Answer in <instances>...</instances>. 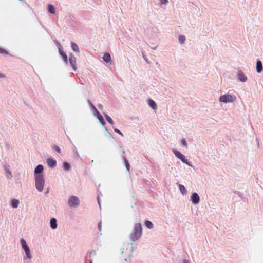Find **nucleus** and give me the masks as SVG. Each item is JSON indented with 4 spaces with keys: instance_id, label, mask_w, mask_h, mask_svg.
I'll list each match as a JSON object with an SVG mask.
<instances>
[{
    "instance_id": "obj_23",
    "label": "nucleus",
    "mask_w": 263,
    "mask_h": 263,
    "mask_svg": "<svg viewBox=\"0 0 263 263\" xmlns=\"http://www.w3.org/2000/svg\"><path fill=\"white\" fill-rule=\"evenodd\" d=\"M145 226L149 229H152L154 227L153 224L149 221H146L145 223Z\"/></svg>"
},
{
    "instance_id": "obj_15",
    "label": "nucleus",
    "mask_w": 263,
    "mask_h": 263,
    "mask_svg": "<svg viewBox=\"0 0 263 263\" xmlns=\"http://www.w3.org/2000/svg\"><path fill=\"white\" fill-rule=\"evenodd\" d=\"M102 59L107 63H111V56L109 53H105L104 54Z\"/></svg>"
},
{
    "instance_id": "obj_13",
    "label": "nucleus",
    "mask_w": 263,
    "mask_h": 263,
    "mask_svg": "<svg viewBox=\"0 0 263 263\" xmlns=\"http://www.w3.org/2000/svg\"><path fill=\"white\" fill-rule=\"evenodd\" d=\"M50 226L51 228V229H57L58 225H57V221L55 218H52L50 219Z\"/></svg>"
},
{
    "instance_id": "obj_9",
    "label": "nucleus",
    "mask_w": 263,
    "mask_h": 263,
    "mask_svg": "<svg viewBox=\"0 0 263 263\" xmlns=\"http://www.w3.org/2000/svg\"><path fill=\"white\" fill-rule=\"evenodd\" d=\"M191 201L194 204H198L200 201V197L197 193H193L191 196Z\"/></svg>"
},
{
    "instance_id": "obj_33",
    "label": "nucleus",
    "mask_w": 263,
    "mask_h": 263,
    "mask_svg": "<svg viewBox=\"0 0 263 263\" xmlns=\"http://www.w3.org/2000/svg\"><path fill=\"white\" fill-rule=\"evenodd\" d=\"M62 58H63V60L66 62H67V55L66 54V53H64V55H63L62 56Z\"/></svg>"
},
{
    "instance_id": "obj_38",
    "label": "nucleus",
    "mask_w": 263,
    "mask_h": 263,
    "mask_svg": "<svg viewBox=\"0 0 263 263\" xmlns=\"http://www.w3.org/2000/svg\"><path fill=\"white\" fill-rule=\"evenodd\" d=\"M5 52H6V51L4 49L0 48V53H5Z\"/></svg>"
},
{
    "instance_id": "obj_7",
    "label": "nucleus",
    "mask_w": 263,
    "mask_h": 263,
    "mask_svg": "<svg viewBox=\"0 0 263 263\" xmlns=\"http://www.w3.org/2000/svg\"><path fill=\"white\" fill-rule=\"evenodd\" d=\"M44 170V166L41 165L39 164L38 165L34 170V178H35L37 176H44L43 174L41 173Z\"/></svg>"
},
{
    "instance_id": "obj_2",
    "label": "nucleus",
    "mask_w": 263,
    "mask_h": 263,
    "mask_svg": "<svg viewBox=\"0 0 263 263\" xmlns=\"http://www.w3.org/2000/svg\"><path fill=\"white\" fill-rule=\"evenodd\" d=\"M142 234V226L140 223H137L135 225L133 232L130 235V238L132 241L137 240Z\"/></svg>"
},
{
    "instance_id": "obj_31",
    "label": "nucleus",
    "mask_w": 263,
    "mask_h": 263,
    "mask_svg": "<svg viewBox=\"0 0 263 263\" xmlns=\"http://www.w3.org/2000/svg\"><path fill=\"white\" fill-rule=\"evenodd\" d=\"M54 149L57 151L58 153H60L61 152V149L59 147L57 146H55L54 147Z\"/></svg>"
},
{
    "instance_id": "obj_18",
    "label": "nucleus",
    "mask_w": 263,
    "mask_h": 263,
    "mask_svg": "<svg viewBox=\"0 0 263 263\" xmlns=\"http://www.w3.org/2000/svg\"><path fill=\"white\" fill-rule=\"evenodd\" d=\"M71 47L73 51L78 52L79 51V48L78 46L74 42H71Z\"/></svg>"
},
{
    "instance_id": "obj_3",
    "label": "nucleus",
    "mask_w": 263,
    "mask_h": 263,
    "mask_svg": "<svg viewBox=\"0 0 263 263\" xmlns=\"http://www.w3.org/2000/svg\"><path fill=\"white\" fill-rule=\"evenodd\" d=\"M67 204L70 208H77L80 205V200L78 197L71 195L68 198Z\"/></svg>"
},
{
    "instance_id": "obj_41",
    "label": "nucleus",
    "mask_w": 263,
    "mask_h": 263,
    "mask_svg": "<svg viewBox=\"0 0 263 263\" xmlns=\"http://www.w3.org/2000/svg\"><path fill=\"white\" fill-rule=\"evenodd\" d=\"M98 202L99 204L100 205V201H99V197H98Z\"/></svg>"
},
{
    "instance_id": "obj_32",
    "label": "nucleus",
    "mask_w": 263,
    "mask_h": 263,
    "mask_svg": "<svg viewBox=\"0 0 263 263\" xmlns=\"http://www.w3.org/2000/svg\"><path fill=\"white\" fill-rule=\"evenodd\" d=\"M62 58H63V60L66 62H67V55L66 54V53H64V55H63L62 56Z\"/></svg>"
},
{
    "instance_id": "obj_42",
    "label": "nucleus",
    "mask_w": 263,
    "mask_h": 263,
    "mask_svg": "<svg viewBox=\"0 0 263 263\" xmlns=\"http://www.w3.org/2000/svg\"><path fill=\"white\" fill-rule=\"evenodd\" d=\"M48 192H49V188L48 189V190H46V193H48Z\"/></svg>"
},
{
    "instance_id": "obj_19",
    "label": "nucleus",
    "mask_w": 263,
    "mask_h": 263,
    "mask_svg": "<svg viewBox=\"0 0 263 263\" xmlns=\"http://www.w3.org/2000/svg\"><path fill=\"white\" fill-rule=\"evenodd\" d=\"M88 104H89L90 107L91 108V109L95 111V114H94V116H96V114H97L98 112H99L98 111V110L97 109V108L95 107V106L93 105V104L89 101V100H88Z\"/></svg>"
},
{
    "instance_id": "obj_44",
    "label": "nucleus",
    "mask_w": 263,
    "mask_h": 263,
    "mask_svg": "<svg viewBox=\"0 0 263 263\" xmlns=\"http://www.w3.org/2000/svg\"><path fill=\"white\" fill-rule=\"evenodd\" d=\"M125 260L126 261H127V259H126V258H125Z\"/></svg>"
},
{
    "instance_id": "obj_30",
    "label": "nucleus",
    "mask_w": 263,
    "mask_h": 263,
    "mask_svg": "<svg viewBox=\"0 0 263 263\" xmlns=\"http://www.w3.org/2000/svg\"><path fill=\"white\" fill-rule=\"evenodd\" d=\"M114 131L117 133V134L120 135L121 136L123 137L124 136V135L123 134V133L119 129H117V128H115L114 129Z\"/></svg>"
},
{
    "instance_id": "obj_24",
    "label": "nucleus",
    "mask_w": 263,
    "mask_h": 263,
    "mask_svg": "<svg viewBox=\"0 0 263 263\" xmlns=\"http://www.w3.org/2000/svg\"><path fill=\"white\" fill-rule=\"evenodd\" d=\"M124 163H125L126 170L127 171H129V169H130V165H129L127 160L125 158H124Z\"/></svg>"
},
{
    "instance_id": "obj_10",
    "label": "nucleus",
    "mask_w": 263,
    "mask_h": 263,
    "mask_svg": "<svg viewBox=\"0 0 263 263\" xmlns=\"http://www.w3.org/2000/svg\"><path fill=\"white\" fill-rule=\"evenodd\" d=\"M69 61L70 64L71 66L72 69L74 70H76L77 69L76 58L72 53H71L69 55Z\"/></svg>"
},
{
    "instance_id": "obj_12",
    "label": "nucleus",
    "mask_w": 263,
    "mask_h": 263,
    "mask_svg": "<svg viewBox=\"0 0 263 263\" xmlns=\"http://www.w3.org/2000/svg\"><path fill=\"white\" fill-rule=\"evenodd\" d=\"M20 204V201L18 199L13 198L10 200L11 206L14 209L17 208Z\"/></svg>"
},
{
    "instance_id": "obj_27",
    "label": "nucleus",
    "mask_w": 263,
    "mask_h": 263,
    "mask_svg": "<svg viewBox=\"0 0 263 263\" xmlns=\"http://www.w3.org/2000/svg\"><path fill=\"white\" fill-rule=\"evenodd\" d=\"M58 47L59 49V52L61 56L64 54L65 53L61 48V45L59 43L58 44Z\"/></svg>"
},
{
    "instance_id": "obj_25",
    "label": "nucleus",
    "mask_w": 263,
    "mask_h": 263,
    "mask_svg": "<svg viewBox=\"0 0 263 263\" xmlns=\"http://www.w3.org/2000/svg\"><path fill=\"white\" fill-rule=\"evenodd\" d=\"M105 118L106 119V120L111 124H114V121L113 120H112V119L109 116H108L107 115H105Z\"/></svg>"
},
{
    "instance_id": "obj_14",
    "label": "nucleus",
    "mask_w": 263,
    "mask_h": 263,
    "mask_svg": "<svg viewBox=\"0 0 263 263\" xmlns=\"http://www.w3.org/2000/svg\"><path fill=\"white\" fill-rule=\"evenodd\" d=\"M262 65L261 61L258 60L256 63V71L258 73H260L262 71Z\"/></svg>"
},
{
    "instance_id": "obj_8",
    "label": "nucleus",
    "mask_w": 263,
    "mask_h": 263,
    "mask_svg": "<svg viewBox=\"0 0 263 263\" xmlns=\"http://www.w3.org/2000/svg\"><path fill=\"white\" fill-rule=\"evenodd\" d=\"M237 77L238 80L241 82H246L248 80L247 77L241 70H239L238 71L237 74Z\"/></svg>"
},
{
    "instance_id": "obj_17",
    "label": "nucleus",
    "mask_w": 263,
    "mask_h": 263,
    "mask_svg": "<svg viewBox=\"0 0 263 263\" xmlns=\"http://www.w3.org/2000/svg\"><path fill=\"white\" fill-rule=\"evenodd\" d=\"M148 105H149V106H151L153 109H156L157 108V104L156 103H155V102L152 100V99H149L148 100Z\"/></svg>"
},
{
    "instance_id": "obj_36",
    "label": "nucleus",
    "mask_w": 263,
    "mask_h": 263,
    "mask_svg": "<svg viewBox=\"0 0 263 263\" xmlns=\"http://www.w3.org/2000/svg\"><path fill=\"white\" fill-rule=\"evenodd\" d=\"M100 123L101 124L103 125V126H104L105 124V122L104 121V120H103L102 121H100Z\"/></svg>"
},
{
    "instance_id": "obj_5",
    "label": "nucleus",
    "mask_w": 263,
    "mask_h": 263,
    "mask_svg": "<svg viewBox=\"0 0 263 263\" xmlns=\"http://www.w3.org/2000/svg\"><path fill=\"white\" fill-rule=\"evenodd\" d=\"M34 179L35 187L39 192H41L45 185L44 176H37Z\"/></svg>"
},
{
    "instance_id": "obj_21",
    "label": "nucleus",
    "mask_w": 263,
    "mask_h": 263,
    "mask_svg": "<svg viewBox=\"0 0 263 263\" xmlns=\"http://www.w3.org/2000/svg\"><path fill=\"white\" fill-rule=\"evenodd\" d=\"M186 38L184 35H180L179 36V42L181 44H183L185 43Z\"/></svg>"
},
{
    "instance_id": "obj_26",
    "label": "nucleus",
    "mask_w": 263,
    "mask_h": 263,
    "mask_svg": "<svg viewBox=\"0 0 263 263\" xmlns=\"http://www.w3.org/2000/svg\"><path fill=\"white\" fill-rule=\"evenodd\" d=\"M63 168L65 171H69L70 170V165L67 162H64L63 164Z\"/></svg>"
},
{
    "instance_id": "obj_34",
    "label": "nucleus",
    "mask_w": 263,
    "mask_h": 263,
    "mask_svg": "<svg viewBox=\"0 0 263 263\" xmlns=\"http://www.w3.org/2000/svg\"><path fill=\"white\" fill-rule=\"evenodd\" d=\"M5 77H6V76H5L4 74H3V73H1V72H0V78H5Z\"/></svg>"
},
{
    "instance_id": "obj_6",
    "label": "nucleus",
    "mask_w": 263,
    "mask_h": 263,
    "mask_svg": "<svg viewBox=\"0 0 263 263\" xmlns=\"http://www.w3.org/2000/svg\"><path fill=\"white\" fill-rule=\"evenodd\" d=\"M173 153L175 155V156L179 158L182 162L186 164L189 166H191L190 163L189 162V160L186 158V157L181 154L179 151L177 150H173Z\"/></svg>"
},
{
    "instance_id": "obj_22",
    "label": "nucleus",
    "mask_w": 263,
    "mask_h": 263,
    "mask_svg": "<svg viewBox=\"0 0 263 263\" xmlns=\"http://www.w3.org/2000/svg\"><path fill=\"white\" fill-rule=\"evenodd\" d=\"M180 142L181 145L185 147V148H187V143L186 140L184 138H182L180 140Z\"/></svg>"
},
{
    "instance_id": "obj_40",
    "label": "nucleus",
    "mask_w": 263,
    "mask_h": 263,
    "mask_svg": "<svg viewBox=\"0 0 263 263\" xmlns=\"http://www.w3.org/2000/svg\"><path fill=\"white\" fill-rule=\"evenodd\" d=\"M98 107H99V108H100V109H102V108H103V105H101V104H99V105H98Z\"/></svg>"
},
{
    "instance_id": "obj_29",
    "label": "nucleus",
    "mask_w": 263,
    "mask_h": 263,
    "mask_svg": "<svg viewBox=\"0 0 263 263\" xmlns=\"http://www.w3.org/2000/svg\"><path fill=\"white\" fill-rule=\"evenodd\" d=\"M168 3V0H160V5H166Z\"/></svg>"
},
{
    "instance_id": "obj_1",
    "label": "nucleus",
    "mask_w": 263,
    "mask_h": 263,
    "mask_svg": "<svg viewBox=\"0 0 263 263\" xmlns=\"http://www.w3.org/2000/svg\"><path fill=\"white\" fill-rule=\"evenodd\" d=\"M237 100V96L235 95L230 93L229 92L221 95L218 99V101L220 103H232L236 102Z\"/></svg>"
},
{
    "instance_id": "obj_4",
    "label": "nucleus",
    "mask_w": 263,
    "mask_h": 263,
    "mask_svg": "<svg viewBox=\"0 0 263 263\" xmlns=\"http://www.w3.org/2000/svg\"><path fill=\"white\" fill-rule=\"evenodd\" d=\"M20 242L22 249L25 253L26 257L29 259H31L32 256L31 253V251L26 240L24 238H21Z\"/></svg>"
},
{
    "instance_id": "obj_11",
    "label": "nucleus",
    "mask_w": 263,
    "mask_h": 263,
    "mask_svg": "<svg viewBox=\"0 0 263 263\" xmlns=\"http://www.w3.org/2000/svg\"><path fill=\"white\" fill-rule=\"evenodd\" d=\"M47 163L50 167H54L57 165L56 160L52 158H48L47 159Z\"/></svg>"
},
{
    "instance_id": "obj_37",
    "label": "nucleus",
    "mask_w": 263,
    "mask_h": 263,
    "mask_svg": "<svg viewBox=\"0 0 263 263\" xmlns=\"http://www.w3.org/2000/svg\"><path fill=\"white\" fill-rule=\"evenodd\" d=\"M182 263H190V261L188 260H186V259H184L183 261V262Z\"/></svg>"
},
{
    "instance_id": "obj_43",
    "label": "nucleus",
    "mask_w": 263,
    "mask_h": 263,
    "mask_svg": "<svg viewBox=\"0 0 263 263\" xmlns=\"http://www.w3.org/2000/svg\"><path fill=\"white\" fill-rule=\"evenodd\" d=\"M257 146H258V147H259V143L258 142H257Z\"/></svg>"
},
{
    "instance_id": "obj_16",
    "label": "nucleus",
    "mask_w": 263,
    "mask_h": 263,
    "mask_svg": "<svg viewBox=\"0 0 263 263\" xmlns=\"http://www.w3.org/2000/svg\"><path fill=\"white\" fill-rule=\"evenodd\" d=\"M178 188H179V190L181 193V194L184 196L185 195H186L187 193V190L184 187V185H182V184H179L178 185Z\"/></svg>"
},
{
    "instance_id": "obj_20",
    "label": "nucleus",
    "mask_w": 263,
    "mask_h": 263,
    "mask_svg": "<svg viewBox=\"0 0 263 263\" xmlns=\"http://www.w3.org/2000/svg\"><path fill=\"white\" fill-rule=\"evenodd\" d=\"M48 11L51 14H54L55 13V8L53 6L51 5H48Z\"/></svg>"
},
{
    "instance_id": "obj_39",
    "label": "nucleus",
    "mask_w": 263,
    "mask_h": 263,
    "mask_svg": "<svg viewBox=\"0 0 263 263\" xmlns=\"http://www.w3.org/2000/svg\"><path fill=\"white\" fill-rule=\"evenodd\" d=\"M98 228H99V230L101 231V222L99 223V224L98 225Z\"/></svg>"
},
{
    "instance_id": "obj_28",
    "label": "nucleus",
    "mask_w": 263,
    "mask_h": 263,
    "mask_svg": "<svg viewBox=\"0 0 263 263\" xmlns=\"http://www.w3.org/2000/svg\"><path fill=\"white\" fill-rule=\"evenodd\" d=\"M96 114H97V118H98V120H99L100 122L101 121L104 120L102 116L100 114L99 112H98Z\"/></svg>"
},
{
    "instance_id": "obj_35",
    "label": "nucleus",
    "mask_w": 263,
    "mask_h": 263,
    "mask_svg": "<svg viewBox=\"0 0 263 263\" xmlns=\"http://www.w3.org/2000/svg\"><path fill=\"white\" fill-rule=\"evenodd\" d=\"M7 174L10 176H11V173L9 170H6Z\"/></svg>"
}]
</instances>
